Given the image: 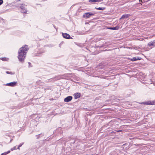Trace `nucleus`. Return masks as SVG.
Returning <instances> with one entry per match:
<instances>
[{"label": "nucleus", "instance_id": "nucleus-19", "mask_svg": "<svg viewBox=\"0 0 155 155\" xmlns=\"http://www.w3.org/2000/svg\"><path fill=\"white\" fill-rule=\"evenodd\" d=\"M23 143H22V144H20V145L18 146V149L19 150L20 149V147H21L22 145L23 144Z\"/></svg>", "mask_w": 155, "mask_h": 155}, {"label": "nucleus", "instance_id": "nucleus-20", "mask_svg": "<svg viewBox=\"0 0 155 155\" xmlns=\"http://www.w3.org/2000/svg\"><path fill=\"white\" fill-rule=\"evenodd\" d=\"M3 3V0H0V5H2Z\"/></svg>", "mask_w": 155, "mask_h": 155}, {"label": "nucleus", "instance_id": "nucleus-28", "mask_svg": "<svg viewBox=\"0 0 155 155\" xmlns=\"http://www.w3.org/2000/svg\"><path fill=\"white\" fill-rule=\"evenodd\" d=\"M134 103H137V102H135Z\"/></svg>", "mask_w": 155, "mask_h": 155}, {"label": "nucleus", "instance_id": "nucleus-21", "mask_svg": "<svg viewBox=\"0 0 155 155\" xmlns=\"http://www.w3.org/2000/svg\"><path fill=\"white\" fill-rule=\"evenodd\" d=\"M16 147H13V148L11 149V150L12 151L13 150H16Z\"/></svg>", "mask_w": 155, "mask_h": 155}, {"label": "nucleus", "instance_id": "nucleus-24", "mask_svg": "<svg viewBox=\"0 0 155 155\" xmlns=\"http://www.w3.org/2000/svg\"><path fill=\"white\" fill-rule=\"evenodd\" d=\"M28 64H29V67H30V66L31 64L30 62H28Z\"/></svg>", "mask_w": 155, "mask_h": 155}, {"label": "nucleus", "instance_id": "nucleus-9", "mask_svg": "<svg viewBox=\"0 0 155 155\" xmlns=\"http://www.w3.org/2000/svg\"><path fill=\"white\" fill-rule=\"evenodd\" d=\"M130 16V14H124L120 18V20L122 19H124V18H127L129 17Z\"/></svg>", "mask_w": 155, "mask_h": 155}, {"label": "nucleus", "instance_id": "nucleus-18", "mask_svg": "<svg viewBox=\"0 0 155 155\" xmlns=\"http://www.w3.org/2000/svg\"><path fill=\"white\" fill-rule=\"evenodd\" d=\"M10 151H8L7 152L4 153L2 154L1 155H6L7 154H8L10 152Z\"/></svg>", "mask_w": 155, "mask_h": 155}, {"label": "nucleus", "instance_id": "nucleus-3", "mask_svg": "<svg viewBox=\"0 0 155 155\" xmlns=\"http://www.w3.org/2000/svg\"><path fill=\"white\" fill-rule=\"evenodd\" d=\"M139 103L140 104H143L146 105H154L155 104V100L147 101Z\"/></svg>", "mask_w": 155, "mask_h": 155}, {"label": "nucleus", "instance_id": "nucleus-29", "mask_svg": "<svg viewBox=\"0 0 155 155\" xmlns=\"http://www.w3.org/2000/svg\"><path fill=\"white\" fill-rule=\"evenodd\" d=\"M47 0H44V1H47Z\"/></svg>", "mask_w": 155, "mask_h": 155}, {"label": "nucleus", "instance_id": "nucleus-6", "mask_svg": "<svg viewBox=\"0 0 155 155\" xmlns=\"http://www.w3.org/2000/svg\"><path fill=\"white\" fill-rule=\"evenodd\" d=\"M17 84V82H13L7 83L4 84L5 85L8 86L10 87H14Z\"/></svg>", "mask_w": 155, "mask_h": 155}, {"label": "nucleus", "instance_id": "nucleus-16", "mask_svg": "<svg viewBox=\"0 0 155 155\" xmlns=\"http://www.w3.org/2000/svg\"><path fill=\"white\" fill-rule=\"evenodd\" d=\"M105 8L103 7H99L98 8L96 7L95 9L98 10H103L105 9Z\"/></svg>", "mask_w": 155, "mask_h": 155}, {"label": "nucleus", "instance_id": "nucleus-27", "mask_svg": "<svg viewBox=\"0 0 155 155\" xmlns=\"http://www.w3.org/2000/svg\"><path fill=\"white\" fill-rule=\"evenodd\" d=\"M35 56H39V55H36Z\"/></svg>", "mask_w": 155, "mask_h": 155}, {"label": "nucleus", "instance_id": "nucleus-5", "mask_svg": "<svg viewBox=\"0 0 155 155\" xmlns=\"http://www.w3.org/2000/svg\"><path fill=\"white\" fill-rule=\"evenodd\" d=\"M62 36L63 37L66 39H73L71 37L70 35L67 33H62Z\"/></svg>", "mask_w": 155, "mask_h": 155}, {"label": "nucleus", "instance_id": "nucleus-2", "mask_svg": "<svg viewBox=\"0 0 155 155\" xmlns=\"http://www.w3.org/2000/svg\"><path fill=\"white\" fill-rule=\"evenodd\" d=\"M15 6L18 8L20 7V8L21 9L20 12L21 13H27L28 12V10L26 8L27 5L24 4H21V5L20 6L18 4H16L15 5Z\"/></svg>", "mask_w": 155, "mask_h": 155}, {"label": "nucleus", "instance_id": "nucleus-22", "mask_svg": "<svg viewBox=\"0 0 155 155\" xmlns=\"http://www.w3.org/2000/svg\"><path fill=\"white\" fill-rule=\"evenodd\" d=\"M44 52H45V51H39L38 52V53L39 54H41Z\"/></svg>", "mask_w": 155, "mask_h": 155}, {"label": "nucleus", "instance_id": "nucleus-25", "mask_svg": "<svg viewBox=\"0 0 155 155\" xmlns=\"http://www.w3.org/2000/svg\"><path fill=\"white\" fill-rule=\"evenodd\" d=\"M120 131H121V130H118V131H117V132H120Z\"/></svg>", "mask_w": 155, "mask_h": 155}, {"label": "nucleus", "instance_id": "nucleus-7", "mask_svg": "<svg viewBox=\"0 0 155 155\" xmlns=\"http://www.w3.org/2000/svg\"><path fill=\"white\" fill-rule=\"evenodd\" d=\"M73 97L71 96H68L64 99V101L65 102L70 101L72 99Z\"/></svg>", "mask_w": 155, "mask_h": 155}, {"label": "nucleus", "instance_id": "nucleus-8", "mask_svg": "<svg viewBox=\"0 0 155 155\" xmlns=\"http://www.w3.org/2000/svg\"><path fill=\"white\" fill-rule=\"evenodd\" d=\"M73 95L74 96V98L75 99H77L80 97L81 94L80 93L77 92L74 93Z\"/></svg>", "mask_w": 155, "mask_h": 155}, {"label": "nucleus", "instance_id": "nucleus-12", "mask_svg": "<svg viewBox=\"0 0 155 155\" xmlns=\"http://www.w3.org/2000/svg\"><path fill=\"white\" fill-rule=\"evenodd\" d=\"M111 45V44L110 43H107L106 42L104 44L102 45V46L101 47H108L109 45Z\"/></svg>", "mask_w": 155, "mask_h": 155}, {"label": "nucleus", "instance_id": "nucleus-4", "mask_svg": "<svg viewBox=\"0 0 155 155\" xmlns=\"http://www.w3.org/2000/svg\"><path fill=\"white\" fill-rule=\"evenodd\" d=\"M94 13L92 12H87L84 13L83 15V17L86 18H88L91 17L92 16H93L94 15Z\"/></svg>", "mask_w": 155, "mask_h": 155}, {"label": "nucleus", "instance_id": "nucleus-1", "mask_svg": "<svg viewBox=\"0 0 155 155\" xmlns=\"http://www.w3.org/2000/svg\"><path fill=\"white\" fill-rule=\"evenodd\" d=\"M28 49V46L25 45L19 49L18 58L19 61L23 63L24 62Z\"/></svg>", "mask_w": 155, "mask_h": 155}, {"label": "nucleus", "instance_id": "nucleus-14", "mask_svg": "<svg viewBox=\"0 0 155 155\" xmlns=\"http://www.w3.org/2000/svg\"><path fill=\"white\" fill-rule=\"evenodd\" d=\"M155 43V40L150 41L148 43V45L149 46H153Z\"/></svg>", "mask_w": 155, "mask_h": 155}, {"label": "nucleus", "instance_id": "nucleus-23", "mask_svg": "<svg viewBox=\"0 0 155 155\" xmlns=\"http://www.w3.org/2000/svg\"><path fill=\"white\" fill-rule=\"evenodd\" d=\"M52 79V78H51V79H49V80H46V82H49V81L50 80H51V79Z\"/></svg>", "mask_w": 155, "mask_h": 155}, {"label": "nucleus", "instance_id": "nucleus-17", "mask_svg": "<svg viewBox=\"0 0 155 155\" xmlns=\"http://www.w3.org/2000/svg\"><path fill=\"white\" fill-rule=\"evenodd\" d=\"M6 74H15L14 72H13L11 71H7L6 72Z\"/></svg>", "mask_w": 155, "mask_h": 155}, {"label": "nucleus", "instance_id": "nucleus-13", "mask_svg": "<svg viewBox=\"0 0 155 155\" xmlns=\"http://www.w3.org/2000/svg\"><path fill=\"white\" fill-rule=\"evenodd\" d=\"M0 60H1L3 61H8L9 60V58H0Z\"/></svg>", "mask_w": 155, "mask_h": 155}, {"label": "nucleus", "instance_id": "nucleus-10", "mask_svg": "<svg viewBox=\"0 0 155 155\" xmlns=\"http://www.w3.org/2000/svg\"><path fill=\"white\" fill-rule=\"evenodd\" d=\"M141 59V58L140 57H135L131 59V60L132 61H134L138 60H140Z\"/></svg>", "mask_w": 155, "mask_h": 155}, {"label": "nucleus", "instance_id": "nucleus-26", "mask_svg": "<svg viewBox=\"0 0 155 155\" xmlns=\"http://www.w3.org/2000/svg\"><path fill=\"white\" fill-rule=\"evenodd\" d=\"M40 5V4H36V5Z\"/></svg>", "mask_w": 155, "mask_h": 155}, {"label": "nucleus", "instance_id": "nucleus-11", "mask_svg": "<svg viewBox=\"0 0 155 155\" xmlns=\"http://www.w3.org/2000/svg\"><path fill=\"white\" fill-rule=\"evenodd\" d=\"M107 28L110 30H117L119 29V27L118 26H116L115 27H107Z\"/></svg>", "mask_w": 155, "mask_h": 155}, {"label": "nucleus", "instance_id": "nucleus-15", "mask_svg": "<svg viewBox=\"0 0 155 155\" xmlns=\"http://www.w3.org/2000/svg\"><path fill=\"white\" fill-rule=\"evenodd\" d=\"M101 0H89V2H100Z\"/></svg>", "mask_w": 155, "mask_h": 155}]
</instances>
